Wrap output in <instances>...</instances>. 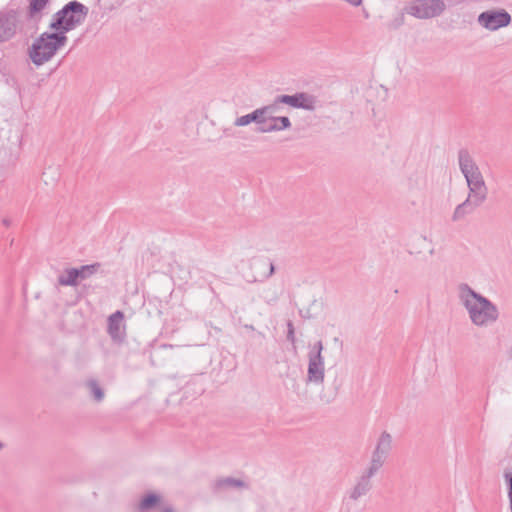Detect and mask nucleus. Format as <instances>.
Listing matches in <instances>:
<instances>
[{
  "label": "nucleus",
  "instance_id": "obj_17",
  "mask_svg": "<svg viewBox=\"0 0 512 512\" xmlns=\"http://www.w3.org/2000/svg\"><path fill=\"white\" fill-rule=\"evenodd\" d=\"M228 488L247 489L248 484L241 479H236L233 477L218 478L213 484V490L215 492Z\"/></svg>",
  "mask_w": 512,
  "mask_h": 512
},
{
  "label": "nucleus",
  "instance_id": "obj_10",
  "mask_svg": "<svg viewBox=\"0 0 512 512\" xmlns=\"http://www.w3.org/2000/svg\"><path fill=\"white\" fill-rule=\"evenodd\" d=\"M278 101L296 109L313 111L316 108V97L306 92H297L293 95H278Z\"/></svg>",
  "mask_w": 512,
  "mask_h": 512
},
{
  "label": "nucleus",
  "instance_id": "obj_31",
  "mask_svg": "<svg viewBox=\"0 0 512 512\" xmlns=\"http://www.w3.org/2000/svg\"><path fill=\"white\" fill-rule=\"evenodd\" d=\"M507 355L509 357V359H512V345L510 346V348L507 350Z\"/></svg>",
  "mask_w": 512,
  "mask_h": 512
},
{
  "label": "nucleus",
  "instance_id": "obj_6",
  "mask_svg": "<svg viewBox=\"0 0 512 512\" xmlns=\"http://www.w3.org/2000/svg\"><path fill=\"white\" fill-rule=\"evenodd\" d=\"M478 22L482 27L496 31L511 23V15L504 9L488 10L478 16Z\"/></svg>",
  "mask_w": 512,
  "mask_h": 512
},
{
  "label": "nucleus",
  "instance_id": "obj_32",
  "mask_svg": "<svg viewBox=\"0 0 512 512\" xmlns=\"http://www.w3.org/2000/svg\"><path fill=\"white\" fill-rule=\"evenodd\" d=\"M244 328L249 329V330H252V331H254V330H255V328H254V326H253V325H248V324L244 325Z\"/></svg>",
  "mask_w": 512,
  "mask_h": 512
},
{
  "label": "nucleus",
  "instance_id": "obj_30",
  "mask_svg": "<svg viewBox=\"0 0 512 512\" xmlns=\"http://www.w3.org/2000/svg\"><path fill=\"white\" fill-rule=\"evenodd\" d=\"M161 512H174L173 508L172 507H165L162 509Z\"/></svg>",
  "mask_w": 512,
  "mask_h": 512
},
{
  "label": "nucleus",
  "instance_id": "obj_33",
  "mask_svg": "<svg viewBox=\"0 0 512 512\" xmlns=\"http://www.w3.org/2000/svg\"><path fill=\"white\" fill-rule=\"evenodd\" d=\"M4 444L0 441V450L3 449Z\"/></svg>",
  "mask_w": 512,
  "mask_h": 512
},
{
  "label": "nucleus",
  "instance_id": "obj_19",
  "mask_svg": "<svg viewBox=\"0 0 512 512\" xmlns=\"http://www.w3.org/2000/svg\"><path fill=\"white\" fill-rule=\"evenodd\" d=\"M392 448V436L383 431L378 439L374 453L387 457Z\"/></svg>",
  "mask_w": 512,
  "mask_h": 512
},
{
  "label": "nucleus",
  "instance_id": "obj_20",
  "mask_svg": "<svg viewBox=\"0 0 512 512\" xmlns=\"http://www.w3.org/2000/svg\"><path fill=\"white\" fill-rule=\"evenodd\" d=\"M264 122V118L262 117L261 112L259 111V108L253 110L251 113H248L246 115L240 116L236 118L234 125L235 126H247L251 123H260Z\"/></svg>",
  "mask_w": 512,
  "mask_h": 512
},
{
  "label": "nucleus",
  "instance_id": "obj_16",
  "mask_svg": "<svg viewBox=\"0 0 512 512\" xmlns=\"http://www.w3.org/2000/svg\"><path fill=\"white\" fill-rule=\"evenodd\" d=\"M469 188L468 197L474 199L475 202L483 204L487 199L488 189L485 181H475L467 184Z\"/></svg>",
  "mask_w": 512,
  "mask_h": 512
},
{
  "label": "nucleus",
  "instance_id": "obj_18",
  "mask_svg": "<svg viewBox=\"0 0 512 512\" xmlns=\"http://www.w3.org/2000/svg\"><path fill=\"white\" fill-rule=\"evenodd\" d=\"M161 503V496L156 492H147L144 494L137 506L139 512H147L155 509Z\"/></svg>",
  "mask_w": 512,
  "mask_h": 512
},
{
  "label": "nucleus",
  "instance_id": "obj_7",
  "mask_svg": "<svg viewBox=\"0 0 512 512\" xmlns=\"http://www.w3.org/2000/svg\"><path fill=\"white\" fill-rule=\"evenodd\" d=\"M16 9L0 11V44L10 41L17 34L19 18Z\"/></svg>",
  "mask_w": 512,
  "mask_h": 512
},
{
  "label": "nucleus",
  "instance_id": "obj_29",
  "mask_svg": "<svg viewBox=\"0 0 512 512\" xmlns=\"http://www.w3.org/2000/svg\"><path fill=\"white\" fill-rule=\"evenodd\" d=\"M270 119L269 116H264V122L257 123L256 132L257 133H271L276 132L275 130L267 129L269 128Z\"/></svg>",
  "mask_w": 512,
  "mask_h": 512
},
{
  "label": "nucleus",
  "instance_id": "obj_28",
  "mask_svg": "<svg viewBox=\"0 0 512 512\" xmlns=\"http://www.w3.org/2000/svg\"><path fill=\"white\" fill-rule=\"evenodd\" d=\"M338 389L339 387L338 386H335L334 387V390L332 392H329V393H320L319 395V398L320 400L325 403V404H329L331 402H333L335 400V398L337 397V394H338Z\"/></svg>",
  "mask_w": 512,
  "mask_h": 512
},
{
  "label": "nucleus",
  "instance_id": "obj_2",
  "mask_svg": "<svg viewBox=\"0 0 512 512\" xmlns=\"http://www.w3.org/2000/svg\"><path fill=\"white\" fill-rule=\"evenodd\" d=\"M68 37L58 31L43 32L28 48L30 60L37 67L51 60L66 45Z\"/></svg>",
  "mask_w": 512,
  "mask_h": 512
},
{
  "label": "nucleus",
  "instance_id": "obj_3",
  "mask_svg": "<svg viewBox=\"0 0 512 512\" xmlns=\"http://www.w3.org/2000/svg\"><path fill=\"white\" fill-rule=\"evenodd\" d=\"M88 7L77 0L65 4L59 11L53 14L49 28L66 35L68 32L81 25L87 17Z\"/></svg>",
  "mask_w": 512,
  "mask_h": 512
},
{
  "label": "nucleus",
  "instance_id": "obj_25",
  "mask_svg": "<svg viewBox=\"0 0 512 512\" xmlns=\"http://www.w3.org/2000/svg\"><path fill=\"white\" fill-rule=\"evenodd\" d=\"M386 458L387 457L379 455V454H376V453L373 452L372 453V458H371L370 466L366 470V472H368L370 475L374 476L379 471V469L383 466Z\"/></svg>",
  "mask_w": 512,
  "mask_h": 512
},
{
  "label": "nucleus",
  "instance_id": "obj_12",
  "mask_svg": "<svg viewBox=\"0 0 512 512\" xmlns=\"http://www.w3.org/2000/svg\"><path fill=\"white\" fill-rule=\"evenodd\" d=\"M52 0H28L26 20L38 24L45 15V10Z\"/></svg>",
  "mask_w": 512,
  "mask_h": 512
},
{
  "label": "nucleus",
  "instance_id": "obj_11",
  "mask_svg": "<svg viewBox=\"0 0 512 512\" xmlns=\"http://www.w3.org/2000/svg\"><path fill=\"white\" fill-rule=\"evenodd\" d=\"M124 312L117 310L107 320V332L114 343L122 344L126 339V326L124 324Z\"/></svg>",
  "mask_w": 512,
  "mask_h": 512
},
{
  "label": "nucleus",
  "instance_id": "obj_13",
  "mask_svg": "<svg viewBox=\"0 0 512 512\" xmlns=\"http://www.w3.org/2000/svg\"><path fill=\"white\" fill-rule=\"evenodd\" d=\"M372 477L373 475H370L368 472L365 471L358 479L353 489L350 491V499L356 501L360 497L366 495L372 489Z\"/></svg>",
  "mask_w": 512,
  "mask_h": 512
},
{
  "label": "nucleus",
  "instance_id": "obj_15",
  "mask_svg": "<svg viewBox=\"0 0 512 512\" xmlns=\"http://www.w3.org/2000/svg\"><path fill=\"white\" fill-rule=\"evenodd\" d=\"M324 377H325L324 363L308 361L306 382L319 385V384L323 383Z\"/></svg>",
  "mask_w": 512,
  "mask_h": 512
},
{
  "label": "nucleus",
  "instance_id": "obj_24",
  "mask_svg": "<svg viewBox=\"0 0 512 512\" xmlns=\"http://www.w3.org/2000/svg\"><path fill=\"white\" fill-rule=\"evenodd\" d=\"M281 105L284 104L278 101L277 95L271 104L260 107L259 111L261 112L263 118L264 116H274L275 113L279 112Z\"/></svg>",
  "mask_w": 512,
  "mask_h": 512
},
{
  "label": "nucleus",
  "instance_id": "obj_9",
  "mask_svg": "<svg viewBox=\"0 0 512 512\" xmlns=\"http://www.w3.org/2000/svg\"><path fill=\"white\" fill-rule=\"evenodd\" d=\"M250 269L254 282H264L275 273L273 261L266 256H254L250 260Z\"/></svg>",
  "mask_w": 512,
  "mask_h": 512
},
{
  "label": "nucleus",
  "instance_id": "obj_27",
  "mask_svg": "<svg viewBox=\"0 0 512 512\" xmlns=\"http://www.w3.org/2000/svg\"><path fill=\"white\" fill-rule=\"evenodd\" d=\"M504 478L507 484V494L509 499V507L512 512V470L504 473Z\"/></svg>",
  "mask_w": 512,
  "mask_h": 512
},
{
  "label": "nucleus",
  "instance_id": "obj_26",
  "mask_svg": "<svg viewBox=\"0 0 512 512\" xmlns=\"http://www.w3.org/2000/svg\"><path fill=\"white\" fill-rule=\"evenodd\" d=\"M287 340L292 344L294 351H296V337H295V328L294 324L291 320L287 321Z\"/></svg>",
  "mask_w": 512,
  "mask_h": 512
},
{
  "label": "nucleus",
  "instance_id": "obj_22",
  "mask_svg": "<svg viewBox=\"0 0 512 512\" xmlns=\"http://www.w3.org/2000/svg\"><path fill=\"white\" fill-rule=\"evenodd\" d=\"M324 346L321 340L315 342L308 351V361L324 363V357L322 355Z\"/></svg>",
  "mask_w": 512,
  "mask_h": 512
},
{
  "label": "nucleus",
  "instance_id": "obj_4",
  "mask_svg": "<svg viewBox=\"0 0 512 512\" xmlns=\"http://www.w3.org/2000/svg\"><path fill=\"white\" fill-rule=\"evenodd\" d=\"M446 8L443 0H412L406 12L418 19H430L441 15Z\"/></svg>",
  "mask_w": 512,
  "mask_h": 512
},
{
  "label": "nucleus",
  "instance_id": "obj_21",
  "mask_svg": "<svg viewBox=\"0 0 512 512\" xmlns=\"http://www.w3.org/2000/svg\"><path fill=\"white\" fill-rule=\"evenodd\" d=\"M270 124L269 128L271 130L283 131L291 128L292 123L287 116H269Z\"/></svg>",
  "mask_w": 512,
  "mask_h": 512
},
{
  "label": "nucleus",
  "instance_id": "obj_1",
  "mask_svg": "<svg viewBox=\"0 0 512 512\" xmlns=\"http://www.w3.org/2000/svg\"><path fill=\"white\" fill-rule=\"evenodd\" d=\"M460 291L463 297V304L474 325L486 326L498 319V308L488 298L474 291L465 283L460 285Z\"/></svg>",
  "mask_w": 512,
  "mask_h": 512
},
{
  "label": "nucleus",
  "instance_id": "obj_34",
  "mask_svg": "<svg viewBox=\"0 0 512 512\" xmlns=\"http://www.w3.org/2000/svg\"><path fill=\"white\" fill-rule=\"evenodd\" d=\"M3 223H4L5 225H8V221H7L6 219L3 221Z\"/></svg>",
  "mask_w": 512,
  "mask_h": 512
},
{
  "label": "nucleus",
  "instance_id": "obj_8",
  "mask_svg": "<svg viewBox=\"0 0 512 512\" xmlns=\"http://www.w3.org/2000/svg\"><path fill=\"white\" fill-rule=\"evenodd\" d=\"M458 163L467 184L475 181H484L479 167L467 149L462 148L458 151Z\"/></svg>",
  "mask_w": 512,
  "mask_h": 512
},
{
  "label": "nucleus",
  "instance_id": "obj_5",
  "mask_svg": "<svg viewBox=\"0 0 512 512\" xmlns=\"http://www.w3.org/2000/svg\"><path fill=\"white\" fill-rule=\"evenodd\" d=\"M100 267L101 264L95 262L80 267L67 268L64 270L63 274L58 277V284L61 286H77L80 281L97 273Z\"/></svg>",
  "mask_w": 512,
  "mask_h": 512
},
{
  "label": "nucleus",
  "instance_id": "obj_14",
  "mask_svg": "<svg viewBox=\"0 0 512 512\" xmlns=\"http://www.w3.org/2000/svg\"><path fill=\"white\" fill-rule=\"evenodd\" d=\"M482 204L475 202L474 199L467 198L456 206L452 215V221L456 222L463 219L466 215L472 214Z\"/></svg>",
  "mask_w": 512,
  "mask_h": 512
},
{
  "label": "nucleus",
  "instance_id": "obj_23",
  "mask_svg": "<svg viewBox=\"0 0 512 512\" xmlns=\"http://www.w3.org/2000/svg\"><path fill=\"white\" fill-rule=\"evenodd\" d=\"M87 387H89L90 393L96 402H101L104 399V396H105L104 390L99 385L97 380H95V379L88 380Z\"/></svg>",
  "mask_w": 512,
  "mask_h": 512
}]
</instances>
